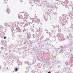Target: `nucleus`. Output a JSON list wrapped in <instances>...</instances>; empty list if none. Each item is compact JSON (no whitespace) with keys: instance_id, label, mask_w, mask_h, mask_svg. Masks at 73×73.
<instances>
[{"instance_id":"1","label":"nucleus","mask_w":73,"mask_h":73,"mask_svg":"<svg viewBox=\"0 0 73 73\" xmlns=\"http://www.w3.org/2000/svg\"><path fill=\"white\" fill-rule=\"evenodd\" d=\"M25 16V19H28V17L29 15L28 14H25L24 15Z\"/></svg>"},{"instance_id":"2","label":"nucleus","mask_w":73,"mask_h":73,"mask_svg":"<svg viewBox=\"0 0 73 73\" xmlns=\"http://www.w3.org/2000/svg\"><path fill=\"white\" fill-rule=\"evenodd\" d=\"M18 17L20 19H23V16L21 15H19Z\"/></svg>"},{"instance_id":"3","label":"nucleus","mask_w":73,"mask_h":73,"mask_svg":"<svg viewBox=\"0 0 73 73\" xmlns=\"http://www.w3.org/2000/svg\"><path fill=\"white\" fill-rule=\"evenodd\" d=\"M6 11L8 13H9V12H10V10L9 9L7 8L6 9Z\"/></svg>"},{"instance_id":"4","label":"nucleus","mask_w":73,"mask_h":73,"mask_svg":"<svg viewBox=\"0 0 73 73\" xmlns=\"http://www.w3.org/2000/svg\"><path fill=\"white\" fill-rule=\"evenodd\" d=\"M17 70H18V68H15V72H17Z\"/></svg>"},{"instance_id":"5","label":"nucleus","mask_w":73,"mask_h":73,"mask_svg":"<svg viewBox=\"0 0 73 73\" xmlns=\"http://www.w3.org/2000/svg\"><path fill=\"white\" fill-rule=\"evenodd\" d=\"M6 3H7V2H4V4H5Z\"/></svg>"},{"instance_id":"6","label":"nucleus","mask_w":73,"mask_h":73,"mask_svg":"<svg viewBox=\"0 0 73 73\" xmlns=\"http://www.w3.org/2000/svg\"><path fill=\"white\" fill-rule=\"evenodd\" d=\"M7 38V37L6 36H4L3 37V38L4 39H5Z\"/></svg>"},{"instance_id":"7","label":"nucleus","mask_w":73,"mask_h":73,"mask_svg":"<svg viewBox=\"0 0 73 73\" xmlns=\"http://www.w3.org/2000/svg\"><path fill=\"white\" fill-rule=\"evenodd\" d=\"M1 27L2 28H3V27H2V26H1L0 27L1 28Z\"/></svg>"},{"instance_id":"8","label":"nucleus","mask_w":73,"mask_h":73,"mask_svg":"<svg viewBox=\"0 0 73 73\" xmlns=\"http://www.w3.org/2000/svg\"><path fill=\"white\" fill-rule=\"evenodd\" d=\"M48 73H51L50 72H49Z\"/></svg>"},{"instance_id":"9","label":"nucleus","mask_w":73,"mask_h":73,"mask_svg":"<svg viewBox=\"0 0 73 73\" xmlns=\"http://www.w3.org/2000/svg\"><path fill=\"white\" fill-rule=\"evenodd\" d=\"M1 49H3V47H1Z\"/></svg>"},{"instance_id":"10","label":"nucleus","mask_w":73,"mask_h":73,"mask_svg":"<svg viewBox=\"0 0 73 73\" xmlns=\"http://www.w3.org/2000/svg\"><path fill=\"white\" fill-rule=\"evenodd\" d=\"M7 0H4V1H6Z\"/></svg>"},{"instance_id":"11","label":"nucleus","mask_w":73,"mask_h":73,"mask_svg":"<svg viewBox=\"0 0 73 73\" xmlns=\"http://www.w3.org/2000/svg\"><path fill=\"white\" fill-rule=\"evenodd\" d=\"M30 53H32V52H31Z\"/></svg>"},{"instance_id":"12","label":"nucleus","mask_w":73,"mask_h":73,"mask_svg":"<svg viewBox=\"0 0 73 73\" xmlns=\"http://www.w3.org/2000/svg\"><path fill=\"white\" fill-rule=\"evenodd\" d=\"M1 52H0V53H1Z\"/></svg>"}]
</instances>
